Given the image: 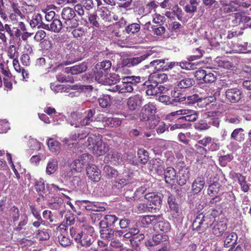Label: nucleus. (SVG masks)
Listing matches in <instances>:
<instances>
[{"instance_id": "1", "label": "nucleus", "mask_w": 251, "mask_h": 251, "mask_svg": "<svg viewBox=\"0 0 251 251\" xmlns=\"http://www.w3.org/2000/svg\"><path fill=\"white\" fill-rule=\"evenodd\" d=\"M86 146L93 149V152L97 156L105 154L109 150L108 145L101 140L100 135L92 134L88 138Z\"/></svg>"}, {"instance_id": "2", "label": "nucleus", "mask_w": 251, "mask_h": 251, "mask_svg": "<svg viewBox=\"0 0 251 251\" xmlns=\"http://www.w3.org/2000/svg\"><path fill=\"white\" fill-rule=\"evenodd\" d=\"M62 18L64 21L63 25L67 31H71L73 28L78 26V21L75 18V12L73 8L65 7L62 9L61 13Z\"/></svg>"}, {"instance_id": "3", "label": "nucleus", "mask_w": 251, "mask_h": 251, "mask_svg": "<svg viewBox=\"0 0 251 251\" xmlns=\"http://www.w3.org/2000/svg\"><path fill=\"white\" fill-rule=\"evenodd\" d=\"M93 157L88 153H84L70 164L71 171L72 173H80L83 170L85 165H88L91 162Z\"/></svg>"}, {"instance_id": "4", "label": "nucleus", "mask_w": 251, "mask_h": 251, "mask_svg": "<svg viewBox=\"0 0 251 251\" xmlns=\"http://www.w3.org/2000/svg\"><path fill=\"white\" fill-rule=\"evenodd\" d=\"M213 223L209 215L204 216L201 213L198 215L192 224L194 230L203 232L205 230Z\"/></svg>"}, {"instance_id": "5", "label": "nucleus", "mask_w": 251, "mask_h": 251, "mask_svg": "<svg viewBox=\"0 0 251 251\" xmlns=\"http://www.w3.org/2000/svg\"><path fill=\"white\" fill-rule=\"evenodd\" d=\"M220 4V11L221 15L223 17L227 14L229 15L231 12L237 11L241 6L236 0H231L229 2L226 0H221Z\"/></svg>"}, {"instance_id": "6", "label": "nucleus", "mask_w": 251, "mask_h": 251, "mask_svg": "<svg viewBox=\"0 0 251 251\" xmlns=\"http://www.w3.org/2000/svg\"><path fill=\"white\" fill-rule=\"evenodd\" d=\"M175 76L177 87L180 89L189 88L195 84L194 79L189 77L184 72L177 73Z\"/></svg>"}, {"instance_id": "7", "label": "nucleus", "mask_w": 251, "mask_h": 251, "mask_svg": "<svg viewBox=\"0 0 251 251\" xmlns=\"http://www.w3.org/2000/svg\"><path fill=\"white\" fill-rule=\"evenodd\" d=\"M156 107L152 103L149 102L145 105L139 114V119L141 121H151L156 113Z\"/></svg>"}, {"instance_id": "8", "label": "nucleus", "mask_w": 251, "mask_h": 251, "mask_svg": "<svg viewBox=\"0 0 251 251\" xmlns=\"http://www.w3.org/2000/svg\"><path fill=\"white\" fill-rule=\"evenodd\" d=\"M178 63L169 62L168 59H156L150 62L149 66L154 67L158 71H167L172 69L175 66H178Z\"/></svg>"}, {"instance_id": "9", "label": "nucleus", "mask_w": 251, "mask_h": 251, "mask_svg": "<svg viewBox=\"0 0 251 251\" xmlns=\"http://www.w3.org/2000/svg\"><path fill=\"white\" fill-rule=\"evenodd\" d=\"M168 79L166 74L164 73H153L151 74L148 78V80L144 83V85L149 87V84H152L156 86L158 85L159 83L165 82Z\"/></svg>"}, {"instance_id": "10", "label": "nucleus", "mask_w": 251, "mask_h": 251, "mask_svg": "<svg viewBox=\"0 0 251 251\" xmlns=\"http://www.w3.org/2000/svg\"><path fill=\"white\" fill-rule=\"evenodd\" d=\"M94 232V230L92 226H88L85 227L80 240V245L85 247L90 246L95 240L92 235Z\"/></svg>"}, {"instance_id": "11", "label": "nucleus", "mask_w": 251, "mask_h": 251, "mask_svg": "<svg viewBox=\"0 0 251 251\" xmlns=\"http://www.w3.org/2000/svg\"><path fill=\"white\" fill-rule=\"evenodd\" d=\"M144 99L139 94L132 96L127 100V105L130 111H134L139 108L143 104Z\"/></svg>"}, {"instance_id": "12", "label": "nucleus", "mask_w": 251, "mask_h": 251, "mask_svg": "<svg viewBox=\"0 0 251 251\" xmlns=\"http://www.w3.org/2000/svg\"><path fill=\"white\" fill-rule=\"evenodd\" d=\"M225 93L226 99L231 103L239 101L243 97L242 91L238 88L228 89Z\"/></svg>"}, {"instance_id": "13", "label": "nucleus", "mask_w": 251, "mask_h": 251, "mask_svg": "<svg viewBox=\"0 0 251 251\" xmlns=\"http://www.w3.org/2000/svg\"><path fill=\"white\" fill-rule=\"evenodd\" d=\"M86 174L89 179L93 181H99L101 177L100 171L95 165L89 163L86 168Z\"/></svg>"}, {"instance_id": "14", "label": "nucleus", "mask_w": 251, "mask_h": 251, "mask_svg": "<svg viewBox=\"0 0 251 251\" xmlns=\"http://www.w3.org/2000/svg\"><path fill=\"white\" fill-rule=\"evenodd\" d=\"M149 87L147 88L146 94L149 96H155L161 93H166L169 89V86L158 85L156 86L152 84H149Z\"/></svg>"}, {"instance_id": "15", "label": "nucleus", "mask_w": 251, "mask_h": 251, "mask_svg": "<svg viewBox=\"0 0 251 251\" xmlns=\"http://www.w3.org/2000/svg\"><path fill=\"white\" fill-rule=\"evenodd\" d=\"M150 55V53H147L146 54L140 56L124 59L123 60V66L130 67L131 66L137 65L143 61L145 60Z\"/></svg>"}, {"instance_id": "16", "label": "nucleus", "mask_w": 251, "mask_h": 251, "mask_svg": "<svg viewBox=\"0 0 251 251\" xmlns=\"http://www.w3.org/2000/svg\"><path fill=\"white\" fill-rule=\"evenodd\" d=\"M81 206L82 208H85L87 211L94 212L104 211L105 208L100 206L98 203L91 202L88 201H81Z\"/></svg>"}, {"instance_id": "17", "label": "nucleus", "mask_w": 251, "mask_h": 251, "mask_svg": "<svg viewBox=\"0 0 251 251\" xmlns=\"http://www.w3.org/2000/svg\"><path fill=\"white\" fill-rule=\"evenodd\" d=\"M164 163L160 159H153L150 161L149 169L151 170L154 169L158 175H163L164 171Z\"/></svg>"}, {"instance_id": "18", "label": "nucleus", "mask_w": 251, "mask_h": 251, "mask_svg": "<svg viewBox=\"0 0 251 251\" xmlns=\"http://www.w3.org/2000/svg\"><path fill=\"white\" fill-rule=\"evenodd\" d=\"M198 111L190 109H183V114L181 117L178 119L188 122H195L198 119Z\"/></svg>"}, {"instance_id": "19", "label": "nucleus", "mask_w": 251, "mask_h": 251, "mask_svg": "<svg viewBox=\"0 0 251 251\" xmlns=\"http://www.w3.org/2000/svg\"><path fill=\"white\" fill-rule=\"evenodd\" d=\"M233 17L234 19L232 20V23L234 25H237L242 23H248L251 20L250 17L246 16L242 12L234 13Z\"/></svg>"}, {"instance_id": "20", "label": "nucleus", "mask_w": 251, "mask_h": 251, "mask_svg": "<svg viewBox=\"0 0 251 251\" xmlns=\"http://www.w3.org/2000/svg\"><path fill=\"white\" fill-rule=\"evenodd\" d=\"M227 229V224L224 221H220L215 224L212 227V233L216 237L221 236Z\"/></svg>"}, {"instance_id": "21", "label": "nucleus", "mask_w": 251, "mask_h": 251, "mask_svg": "<svg viewBox=\"0 0 251 251\" xmlns=\"http://www.w3.org/2000/svg\"><path fill=\"white\" fill-rule=\"evenodd\" d=\"M96 113L95 109H88L84 112H81L82 120V126L90 125L91 124L95 121L94 115Z\"/></svg>"}, {"instance_id": "22", "label": "nucleus", "mask_w": 251, "mask_h": 251, "mask_svg": "<svg viewBox=\"0 0 251 251\" xmlns=\"http://www.w3.org/2000/svg\"><path fill=\"white\" fill-rule=\"evenodd\" d=\"M45 26L43 27V28L50 30L55 33H58L61 31L64 25L59 19L56 18L50 24H46L45 25Z\"/></svg>"}, {"instance_id": "23", "label": "nucleus", "mask_w": 251, "mask_h": 251, "mask_svg": "<svg viewBox=\"0 0 251 251\" xmlns=\"http://www.w3.org/2000/svg\"><path fill=\"white\" fill-rule=\"evenodd\" d=\"M225 240L224 243V247L225 248H228L231 246L233 244L236 243L238 239L237 234L234 232H226L224 234Z\"/></svg>"}, {"instance_id": "24", "label": "nucleus", "mask_w": 251, "mask_h": 251, "mask_svg": "<svg viewBox=\"0 0 251 251\" xmlns=\"http://www.w3.org/2000/svg\"><path fill=\"white\" fill-rule=\"evenodd\" d=\"M164 176L165 181L167 183H174L176 178V172L173 167H168L163 172Z\"/></svg>"}, {"instance_id": "25", "label": "nucleus", "mask_w": 251, "mask_h": 251, "mask_svg": "<svg viewBox=\"0 0 251 251\" xmlns=\"http://www.w3.org/2000/svg\"><path fill=\"white\" fill-rule=\"evenodd\" d=\"M118 220L117 217L114 215H107L104 217L103 220L100 221L99 222L100 227L104 226H114V224Z\"/></svg>"}, {"instance_id": "26", "label": "nucleus", "mask_w": 251, "mask_h": 251, "mask_svg": "<svg viewBox=\"0 0 251 251\" xmlns=\"http://www.w3.org/2000/svg\"><path fill=\"white\" fill-rule=\"evenodd\" d=\"M205 185V179L203 177H197L192 184V190L195 194L200 192Z\"/></svg>"}, {"instance_id": "27", "label": "nucleus", "mask_w": 251, "mask_h": 251, "mask_svg": "<svg viewBox=\"0 0 251 251\" xmlns=\"http://www.w3.org/2000/svg\"><path fill=\"white\" fill-rule=\"evenodd\" d=\"M87 65L83 62L78 65H75L71 67L67 68L65 72L67 73H71L72 75H77L86 71Z\"/></svg>"}, {"instance_id": "28", "label": "nucleus", "mask_w": 251, "mask_h": 251, "mask_svg": "<svg viewBox=\"0 0 251 251\" xmlns=\"http://www.w3.org/2000/svg\"><path fill=\"white\" fill-rule=\"evenodd\" d=\"M70 124L75 127L82 126L81 112H74L71 113L70 119Z\"/></svg>"}, {"instance_id": "29", "label": "nucleus", "mask_w": 251, "mask_h": 251, "mask_svg": "<svg viewBox=\"0 0 251 251\" xmlns=\"http://www.w3.org/2000/svg\"><path fill=\"white\" fill-rule=\"evenodd\" d=\"M58 168V161L56 159L50 158L47 164L46 173L48 175L53 174Z\"/></svg>"}, {"instance_id": "30", "label": "nucleus", "mask_w": 251, "mask_h": 251, "mask_svg": "<svg viewBox=\"0 0 251 251\" xmlns=\"http://www.w3.org/2000/svg\"><path fill=\"white\" fill-rule=\"evenodd\" d=\"M190 171L188 168L181 169L179 172V177L177 183L180 186L185 185L190 178Z\"/></svg>"}, {"instance_id": "31", "label": "nucleus", "mask_w": 251, "mask_h": 251, "mask_svg": "<svg viewBox=\"0 0 251 251\" xmlns=\"http://www.w3.org/2000/svg\"><path fill=\"white\" fill-rule=\"evenodd\" d=\"M100 232L101 238L108 240L113 239L114 236V230L113 229L104 226L100 227Z\"/></svg>"}, {"instance_id": "32", "label": "nucleus", "mask_w": 251, "mask_h": 251, "mask_svg": "<svg viewBox=\"0 0 251 251\" xmlns=\"http://www.w3.org/2000/svg\"><path fill=\"white\" fill-rule=\"evenodd\" d=\"M47 145L50 151L55 154L58 153L61 150V143L52 138L49 139Z\"/></svg>"}, {"instance_id": "33", "label": "nucleus", "mask_w": 251, "mask_h": 251, "mask_svg": "<svg viewBox=\"0 0 251 251\" xmlns=\"http://www.w3.org/2000/svg\"><path fill=\"white\" fill-rule=\"evenodd\" d=\"M144 198L154 205L160 204L162 201L161 196L154 192L146 194L144 195Z\"/></svg>"}, {"instance_id": "34", "label": "nucleus", "mask_w": 251, "mask_h": 251, "mask_svg": "<svg viewBox=\"0 0 251 251\" xmlns=\"http://www.w3.org/2000/svg\"><path fill=\"white\" fill-rule=\"evenodd\" d=\"M42 20L43 18L42 15L38 13L34 14L32 16L31 20L30 21L29 24L32 28L36 27H38V28H43V27H45V25L46 24H44Z\"/></svg>"}, {"instance_id": "35", "label": "nucleus", "mask_w": 251, "mask_h": 251, "mask_svg": "<svg viewBox=\"0 0 251 251\" xmlns=\"http://www.w3.org/2000/svg\"><path fill=\"white\" fill-rule=\"evenodd\" d=\"M122 84L117 85L113 88V91H119L120 93H131L133 90L132 85L122 81Z\"/></svg>"}, {"instance_id": "36", "label": "nucleus", "mask_w": 251, "mask_h": 251, "mask_svg": "<svg viewBox=\"0 0 251 251\" xmlns=\"http://www.w3.org/2000/svg\"><path fill=\"white\" fill-rule=\"evenodd\" d=\"M244 130L242 128L235 129L231 134V139L238 142H243L245 139Z\"/></svg>"}, {"instance_id": "37", "label": "nucleus", "mask_w": 251, "mask_h": 251, "mask_svg": "<svg viewBox=\"0 0 251 251\" xmlns=\"http://www.w3.org/2000/svg\"><path fill=\"white\" fill-rule=\"evenodd\" d=\"M89 129L88 128L79 130L77 132L72 133L70 136V138L72 140L79 141L86 137L89 135Z\"/></svg>"}, {"instance_id": "38", "label": "nucleus", "mask_w": 251, "mask_h": 251, "mask_svg": "<svg viewBox=\"0 0 251 251\" xmlns=\"http://www.w3.org/2000/svg\"><path fill=\"white\" fill-rule=\"evenodd\" d=\"M108 75L107 73L103 72V71L100 70L99 71L98 70H96V67H95L94 69L93 76H94L96 81L100 83H101L104 85L106 77Z\"/></svg>"}, {"instance_id": "39", "label": "nucleus", "mask_w": 251, "mask_h": 251, "mask_svg": "<svg viewBox=\"0 0 251 251\" xmlns=\"http://www.w3.org/2000/svg\"><path fill=\"white\" fill-rule=\"evenodd\" d=\"M171 210V215L174 218V222H178L181 220V212L179 208L177 203L169 206Z\"/></svg>"}, {"instance_id": "40", "label": "nucleus", "mask_w": 251, "mask_h": 251, "mask_svg": "<svg viewBox=\"0 0 251 251\" xmlns=\"http://www.w3.org/2000/svg\"><path fill=\"white\" fill-rule=\"evenodd\" d=\"M34 187L36 191L40 195L46 194L49 189L45 188V182L42 178H40L38 180H36L34 183Z\"/></svg>"}, {"instance_id": "41", "label": "nucleus", "mask_w": 251, "mask_h": 251, "mask_svg": "<svg viewBox=\"0 0 251 251\" xmlns=\"http://www.w3.org/2000/svg\"><path fill=\"white\" fill-rule=\"evenodd\" d=\"M221 189V185L219 182H214L209 185L207 189V194L211 196L218 195Z\"/></svg>"}, {"instance_id": "42", "label": "nucleus", "mask_w": 251, "mask_h": 251, "mask_svg": "<svg viewBox=\"0 0 251 251\" xmlns=\"http://www.w3.org/2000/svg\"><path fill=\"white\" fill-rule=\"evenodd\" d=\"M121 79H122V75L119 74L113 73L110 74L109 76L108 75L106 77L104 85L115 84L119 82Z\"/></svg>"}, {"instance_id": "43", "label": "nucleus", "mask_w": 251, "mask_h": 251, "mask_svg": "<svg viewBox=\"0 0 251 251\" xmlns=\"http://www.w3.org/2000/svg\"><path fill=\"white\" fill-rule=\"evenodd\" d=\"M234 177L237 178L242 190L244 192H248L249 189V186L246 180V177L240 173H236L234 175Z\"/></svg>"}, {"instance_id": "44", "label": "nucleus", "mask_w": 251, "mask_h": 251, "mask_svg": "<svg viewBox=\"0 0 251 251\" xmlns=\"http://www.w3.org/2000/svg\"><path fill=\"white\" fill-rule=\"evenodd\" d=\"M141 29L140 24L132 23L129 24L125 27V31L126 33L130 35H134L137 33Z\"/></svg>"}, {"instance_id": "45", "label": "nucleus", "mask_w": 251, "mask_h": 251, "mask_svg": "<svg viewBox=\"0 0 251 251\" xmlns=\"http://www.w3.org/2000/svg\"><path fill=\"white\" fill-rule=\"evenodd\" d=\"M95 67L96 70L102 71L108 75V71L110 70L111 67V62L108 60H105L98 63Z\"/></svg>"}, {"instance_id": "46", "label": "nucleus", "mask_w": 251, "mask_h": 251, "mask_svg": "<svg viewBox=\"0 0 251 251\" xmlns=\"http://www.w3.org/2000/svg\"><path fill=\"white\" fill-rule=\"evenodd\" d=\"M122 79L123 81L126 83H128L131 85L141 82V78L140 76H124L122 75Z\"/></svg>"}, {"instance_id": "47", "label": "nucleus", "mask_w": 251, "mask_h": 251, "mask_svg": "<svg viewBox=\"0 0 251 251\" xmlns=\"http://www.w3.org/2000/svg\"><path fill=\"white\" fill-rule=\"evenodd\" d=\"M217 113L216 111H209L205 113L204 116L205 117H212L208 124L216 127H218L220 124V120L218 118L215 117Z\"/></svg>"}, {"instance_id": "48", "label": "nucleus", "mask_w": 251, "mask_h": 251, "mask_svg": "<svg viewBox=\"0 0 251 251\" xmlns=\"http://www.w3.org/2000/svg\"><path fill=\"white\" fill-rule=\"evenodd\" d=\"M194 127L195 129L197 130L202 131L209 129L210 127V125L206 121L201 120L198 122L195 123Z\"/></svg>"}, {"instance_id": "49", "label": "nucleus", "mask_w": 251, "mask_h": 251, "mask_svg": "<svg viewBox=\"0 0 251 251\" xmlns=\"http://www.w3.org/2000/svg\"><path fill=\"white\" fill-rule=\"evenodd\" d=\"M155 228H158L160 231L167 232L171 229L170 223L167 221H159L155 226Z\"/></svg>"}, {"instance_id": "50", "label": "nucleus", "mask_w": 251, "mask_h": 251, "mask_svg": "<svg viewBox=\"0 0 251 251\" xmlns=\"http://www.w3.org/2000/svg\"><path fill=\"white\" fill-rule=\"evenodd\" d=\"M140 162L145 164L149 160V153L144 149H139L137 152Z\"/></svg>"}, {"instance_id": "51", "label": "nucleus", "mask_w": 251, "mask_h": 251, "mask_svg": "<svg viewBox=\"0 0 251 251\" xmlns=\"http://www.w3.org/2000/svg\"><path fill=\"white\" fill-rule=\"evenodd\" d=\"M216 99L214 96H209L208 97L200 98V100L198 102V106L201 107H204L207 105L214 101Z\"/></svg>"}, {"instance_id": "52", "label": "nucleus", "mask_w": 251, "mask_h": 251, "mask_svg": "<svg viewBox=\"0 0 251 251\" xmlns=\"http://www.w3.org/2000/svg\"><path fill=\"white\" fill-rule=\"evenodd\" d=\"M103 172L108 178L115 177L118 174L117 171L109 166H106L104 167Z\"/></svg>"}, {"instance_id": "53", "label": "nucleus", "mask_w": 251, "mask_h": 251, "mask_svg": "<svg viewBox=\"0 0 251 251\" xmlns=\"http://www.w3.org/2000/svg\"><path fill=\"white\" fill-rule=\"evenodd\" d=\"M168 239V237L166 235L158 234L153 236L152 241L154 245L156 246L164 242H166Z\"/></svg>"}, {"instance_id": "54", "label": "nucleus", "mask_w": 251, "mask_h": 251, "mask_svg": "<svg viewBox=\"0 0 251 251\" xmlns=\"http://www.w3.org/2000/svg\"><path fill=\"white\" fill-rule=\"evenodd\" d=\"M100 12V16L105 21H111V12L108 10L106 7H103L99 11Z\"/></svg>"}, {"instance_id": "55", "label": "nucleus", "mask_w": 251, "mask_h": 251, "mask_svg": "<svg viewBox=\"0 0 251 251\" xmlns=\"http://www.w3.org/2000/svg\"><path fill=\"white\" fill-rule=\"evenodd\" d=\"M184 101L187 104H194L196 102L198 103L200 100V97L198 94H194L187 97H183Z\"/></svg>"}, {"instance_id": "56", "label": "nucleus", "mask_w": 251, "mask_h": 251, "mask_svg": "<svg viewBox=\"0 0 251 251\" xmlns=\"http://www.w3.org/2000/svg\"><path fill=\"white\" fill-rule=\"evenodd\" d=\"M10 215L14 223L17 222L20 220V211L16 206H14L11 208Z\"/></svg>"}, {"instance_id": "57", "label": "nucleus", "mask_w": 251, "mask_h": 251, "mask_svg": "<svg viewBox=\"0 0 251 251\" xmlns=\"http://www.w3.org/2000/svg\"><path fill=\"white\" fill-rule=\"evenodd\" d=\"M73 28L74 29L72 31V34L75 38L81 37L84 35L86 33V29L82 27L77 26Z\"/></svg>"}, {"instance_id": "58", "label": "nucleus", "mask_w": 251, "mask_h": 251, "mask_svg": "<svg viewBox=\"0 0 251 251\" xmlns=\"http://www.w3.org/2000/svg\"><path fill=\"white\" fill-rule=\"evenodd\" d=\"M233 158L232 154H228L225 155H221L219 157V161L221 166H226L227 162L231 161Z\"/></svg>"}, {"instance_id": "59", "label": "nucleus", "mask_w": 251, "mask_h": 251, "mask_svg": "<svg viewBox=\"0 0 251 251\" xmlns=\"http://www.w3.org/2000/svg\"><path fill=\"white\" fill-rule=\"evenodd\" d=\"M58 241L63 247H67L71 245V240L68 237L64 234H61L58 236Z\"/></svg>"}, {"instance_id": "60", "label": "nucleus", "mask_w": 251, "mask_h": 251, "mask_svg": "<svg viewBox=\"0 0 251 251\" xmlns=\"http://www.w3.org/2000/svg\"><path fill=\"white\" fill-rule=\"evenodd\" d=\"M27 221L28 219L26 216L22 217L21 221L19 223L17 226L14 228V230L18 232L22 230H25V228L24 226L27 224Z\"/></svg>"}, {"instance_id": "61", "label": "nucleus", "mask_w": 251, "mask_h": 251, "mask_svg": "<svg viewBox=\"0 0 251 251\" xmlns=\"http://www.w3.org/2000/svg\"><path fill=\"white\" fill-rule=\"evenodd\" d=\"M157 221V217L155 215H148L144 217L142 223L147 225L154 224Z\"/></svg>"}, {"instance_id": "62", "label": "nucleus", "mask_w": 251, "mask_h": 251, "mask_svg": "<svg viewBox=\"0 0 251 251\" xmlns=\"http://www.w3.org/2000/svg\"><path fill=\"white\" fill-rule=\"evenodd\" d=\"M42 144L36 139H32L29 141V146L33 150H40Z\"/></svg>"}, {"instance_id": "63", "label": "nucleus", "mask_w": 251, "mask_h": 251, "mask_svg": "<svg viewBox=\"0 0 251 251\" xmlns=\"http://www.w3.org/2000/svg\"><path fill=\"white\" fill-rule=\"evenodd\" d=\"M98 101L100 105L102 108H105L110 105V98L107 96H103L100 98Z\"/></svg>"}, {"instance_id": "64", "label": "nucleus", "mask_w": 251, "mask_h": 251, "mask_svg": "<svg viewBox=\"0 0 251 251\" xmlns=\"http://www.w3.org/2000/svg\"><path fill=\"white\" fill-rule=\"evenodd\" d=\"M71 184L74 188L76 189L81 185V178L80 176H74L71 180Z\"/></svg>"}]
</instances>
